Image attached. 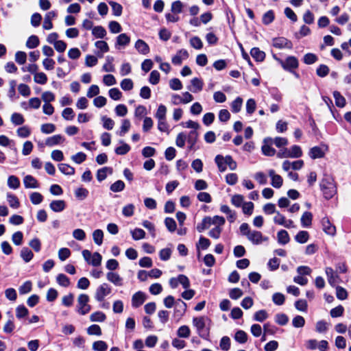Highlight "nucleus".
I'll use <instances>...</instances> for the list:
<instances>
[{
    "instance_id": "f257e3e1",
    "label": "nucleus",
    "mask_w": 351,
    "mask_h": 351,
    "mask_svg": "<svg viewBox=\"0 0 351 351\" xmlns=\"http://www.w3.org/2000/svg\"><path fill=\"white\" fill-rule=\"evenodd\" d=\"M225 219L223 217L215 215L213 217H205L201 223L197 224V230L199 232H202L204 230L208 229L211 226L215 227L212 228L208 235L215 239L220 237L222 231V226L225 224Z\"/></svg>"
},
{
    "instance_id": "f03ea898",
    "label": "nucleus",
    "mask_w": 351,
    "mask_h": 351,
    "mask_svg": "<svg viewBox=\"0 0 351 351\" xmlns=\"http://www.w3.org/2000/svg\"><path fill=\"white\" fill-rule=\"evenodd\" d=\"M210 320L207 317H197L193 319V324L196 328L199 335L206 338L209 333L208 327Z\"/></svg>"
},
{
    "instance_id": "7ed1b4c3",
    "label": "nucleus",
    "mask_w": 351,
    "mask_h": 351,
    "mask_svg": "<svg viewBox=\"0 0 351 351\" xmlns=\"http://www.w3.org/2000/svg\"><path fill=\"white\" fill-rule=\"evenodd\" d=\"M320 186L326 199L332 197L336 193V186L333 179L330 177L324 178L322 180Z\"/></svg>"
},
{
    "instance_id": "20e7f679",
    "label": "nucleus",
    "mask_w": 351,
    "mask_h": 351,
    "mask_svg": "<svg viewBox=\"0 0 351 351\" xmlns=\"http://www.w3.org/2000/svg\"><path fill=\"white\" fill-rule=\"evenodd\" d=\"M274 58L280 64L285 70L289 71L296 69L299 66L298 60L295 56H288L285 60H282L278 58L276 56H274Z\"/></svg>"
},
{
    "instance_id": "39448f33",
    "label": "nucleus",
    "mask_w": 351,
    "mask_h": 351,
    "mask_svg": "<svg viewBox=\"0 0 351 351\" xmlns=\"http://www.w3.org/2000/svg\"><path fill=\"white\" fill-rule=\"evenodd\" d=\"M89 297L86 294H80L77 298V312L80 315L87 314L91 309L90 306L88 304Z\"/></svg>"
},
{
    "instance_id": "423d86ee",
    "label": "nucleus",
    "mask_w": 351,
    "mask_h": 351,
    "mask_svg": "<svg viewBox=\"0 0 351 351\" xmlns=\"http://www.w3.org/2000/svg\"><path fill=\"white\" fill-rule=\"evenodd\" d=\"M328 150V147L326 145L323 144L319 146H315L310 149L308 156L313 160L322 158L324 157Z\"/></svg>"
},
{
    "instance_id": "0eeeda50",
    "label": "nucleus",
    "mask_w": 351,
    "mask_h": 351,
    "mask_svg": "<svg viewBox=\"0 0 351 351\" xmlns=\"http://www.w3.org/2000/svg\"><path fill=\"white\" fill-rule=\"evenodd\" d=\"M111 287L107 283H103L96 289L95 298L98 302H102L104 298L111 293Z\"/></svg>"
},
{
    "instance_id": "6e6552de",
    "label": "nucleus",
    "mask_w": 351,
    "mask_h": 351,
    "mask_svg": "<svg viewBox=\"0 0 351 351\" xmlns=\"http://www.w3.org/2000/svg\"><path fill=\"white\" fill-rule=\"evenodd\" d=\"M274 222L276 224L284 226L287 228H295L293 221L291 219H287L286 217L282 215L279 211L276 213L274 217Z\"/></svg>"
},
{
    "instance_id": "1a4fd4ad",
    "label": "nucleus",
    "mask_w": 351,
    "mask_h": 351,
    "mask_svg": "<svg viewBox=\"0 0 351 351\" xmlns=\"http://www.w3.org/2000/svg\"><path fill=\"white\" fill-rule=\"evenodd\" d=\"M247 239L254 245H259L268 240L261 232L254 230H252Z\"/></svg>"
},
{
    "instance_id": "9d476101",
    "label": "nucleus",
    "mask_w": 351,
    "mask_h": 351,
    "mask_svg": "<svg viewBox=\"0 0 351 351\" xmlns=\"http://www.w3.org/2000/svg\"><path fill=\"white\" fill-rule=\"evenodd\" d=\"M147 299L146 294L142 291H137L132 297V306L138 308L141 306Z\"/></svg>"
},
{
    "instance_id": "9b49d317",
    "label": "nucleus",
    "mask_w": 351,
    "mask_h": 351,
    "mask_svg": "<svg viewBox=\"0 0 351 351\" xmlns=\"http://www.w3.org/2000/svg\"><path fill=\"white\" fill-rule=\"evenodd\" d=\"M322 226L323 231L326 234L330 236H334L336 234V228L331 223L328 217H324L322 219Z\"/></svg>"
},
{
    "instance_id": "f8f14e48",
    "label": "nucleus",
    "mask_w": 351,
    "mask_h": 351,
    "mask_svg": "<svg viewBox=\"0 0 351 351\" xmlns=\"http://www.w3.org/2000/svg\"><path fill=\"white\" fill-rule=\"evenodd\" d=\"M272 45L277 49H291L293 47L291 42L283 37L274 38Z\"/></svg>"
},
{
    "instance_id": "ddd939ff",
    "label": "nucleus",
    "mask_w": 351,
    "mask_h": 351,
    "mask_svg": "<svg viewBox=\"0 0 351 351\" xmlns=\"http://www.w3.org/2000/svg\"><path fill=\"white\" fill-rule=\"evenodd\" d=\"M268 175L271 178V184L273 187L279 189L282 186L283 183L282 178L276 174L274 169H270L268 171Z\"/></svg>"
},
{
    "instance_id": "4468645a",
    "label": "nucleus",
    "mask_w": 351,
    "mask_h": 351,
    "mask_svg": "<svg viewBox=\"0 0 351 351\" xmlns=\"http://www.w3.org/2000/svg\"><path fill=\"white\" fill-rule=\"evenodd\" d=\"M187 305L181 300H178L175 303V309L173 316L178 319L181 318L184 314Z\"/></svg>"
},
{
    "instance_id": "2eb2a0df",
    "label": "nucleus",
    "mask_w": 351,
    "mask_h": 351,
    "mask_svg": "<svg viewBox=\"0 0 351 351\" xmlns=\"http://www.w3.org/2000/svg\"><path fill=\"white\" fill-rule=\"evenodd\" d=\"M326 274L327 276L328 283L331 286H335L340 282L339 277L336 272L331 267H326L325 269Z\"/></svg>"
},
{
    "instance_id": "dca6fc26",
    "label": "nucleus",
    "mask_w": 351,
    "mask_h": 351,
    "mask_svg": "<svg viewBox=\"0 0 351 351\" xmlns=\"http://www.w3.org/2000/svg\"><path fill=\"white\" fill-rule=\"evenodd\" d=\"M272 144V138L264 140L261 149L265 156H272L276 154V150L271 147Z\"/></svg>"
},
{
    "instance_id": "f3484780",
    "label": "nucleus",
    "mask_w": 351,
    "mask_h": 351,
    "mask_svg": "<svg viewBox=\"0 0 351 351\" xmlns=\"http://www.w3.org/2000/svg\"><path fill=\"white\" fill-rule=\"evenodd\" d=\"M57 16V12L56 11L48 12L44 18V22L43 27L45 29L49 30L53 28L52 20Z\"/></svg>"
},
{
    "instance_id": "a211bd4d",
    "label": "nucleus",
    "mask_w": 351,
    "mask_h": 351,
    "mask_svg": "<svg viewBox=\"0 0 351 351\" xmlns=\"http://www.w3.org/2000/svg\"><path fill=\"white\" fill-rule=\"evenodd\" d=\"M189 57V53L186 49L179 50L176 54L172 58V63L176 65H180L182 64V60L187 59Z\"/></svg>"
},
{
    "instance_id": "6ab92c4d",
    "label": "nucleus",
    "mask_w": 351,
    "mask_h": 351,
    "mask_svg": "<svg viewBox=\"0 0 351 351\" xmlns=\"http://www.w3.org/2000/svg\"><path fill=\"white\" fill-rule=\"evenodd\" d=\"M198 132L196 130H191L186 135V141L189 150L195 149V145L198 139Z\"/></svg>"
},
{
    "instance_id": "aec40b11",
    "label": "nucleus",
    "mask_w": 351,
    "mask_h": 351,
    "mask_svg": "<svg viewBox=\"0 0 351 351\" xmlns=\"http://www.w3.org/2000/svg\"><path fill=\"white\" fill-rule=\"evenodd\" d=\"M65 138L60 134L53 135L46 139L45 143L49 147L60 145L64 143Z\"/></svg>"
},
{
    "instance_id": "412c9836",
    "label": "nucleus",
    "mask_w": 351,
    "mask_h": 351,
    "mask_svg": "<svg viewBox=\"0 0 351 351\" xmlns=\"http://www.w3.org/2000/svg\"><path fill=\"white\" fill-rule=\"evenodd\" d=\"M49 208L56 213L63 211L66 208V202L62 199L53 200L50 204Z\"/></svg>"
},
{
    "instance_id": "4be33fe9",
    "label": "nucleus",
    "mask_w": 351,
    "mask_h": 351,
    "mask_svg": "<svg viewBox=\"0 0 351 351\" xmlns=\"http://www.w3.org/2000/svg\"><path fill=\"white\" fill-rule=\"evenodd\" d=\"M23 184L27 189H37L39 187L37 180L30 175L24 177Z\"/></svg>"
},
{
    "instance_id": "5701e85b",
    "label": "nucleus",
    "mask_w": 351,
    "mask_h": 351,
    "mask_svg": "<svg viewBox=\"0 0 351 351\" xmlns=\"http://www.w3.org/2000/svg\"><path fill=\"white\" fill-rule=\"evenodd\" d=\"M106 278L116 286H122L123 285V278L117 273L108 272L106 274Z\"/></svg>"
},
{
    "instance_id": "b1692460",
    "label": "nucleus",
    "mask_w": 351,
    "mask_h": 351,
    "mask_svg": "<svg viewBox=\"0 0 351 351\" xmlns=\"http://www.w3.org/2000/svg\"><path fill=\"white\" fill-rule=\"evenodd\" d=\"M134 47L136 49L143 55H146L149 52V47L148 45L141 39L136 40Z\"/></svg>"
},
{
    "instance_id": "393cba45",
    "label": "nucleus",
    "mask_w": 351,
    "mask_h": 351,
    "mask_svg": "<svg viewBox=\"0 0 351 351\" xmlns=\"http://www.w3.org/2000/svg\"><path fill=\"white\" fill-rule=\"evenodd\" d=\"M59 171L66 176L75 174V169L71 165L65 163H60L58 165Z\"/></svg>"
},
{
    "instance_id": "a878e982",
    "label": "nucleus",
    "mask_w": 351,
    "mask_h": 351,
    "mask_svg": "<svg viewBox=\"0 0 351 351\" xmlns=\"http://www.w3.org/2000/svg\"><path fill=\"white\" fill-rule=\"evenodd\" d=\"M112 173V169L111 167H105L99 169L97 172V179L98 181L101 182L104 180L108 174Z\"/></svg>"
},
{
    "instance_id": "bb28decb",
    "label": "nucleus",
    "mask_w": 351,
    "mask_h": 351,
    "mask_svg": "<svg viewBox=\"0 0 351 351\" xmlns=\"http://www.w3.org/2000/svg\"><path fill=\"white\" fill-rule=\"evenodd\" d=\"M313 215L310 212H304L300 219L302 227L308 228L311 226Z\"/></svg>"
},
{
    "instance_id": "cd10ccee",
    "label": "nucleus",
    "mask_w": 351,
    "mask_h": 351,
    "mask_svg": "<svg viewBox=\"0 0 351 351\" xmlns=\"http://www.w3.org/2000/svg\"><path fill=\"white\" fill-rule=\"evenodd\" d=\"M191 87L190 88V90L193 93H198L201 91L203 88V82L197 77L192 79L191 81Z\"/></svg>"
},
{
    "instance_id": "c85d7f7f",
    "label": "nucleus",
    "mask_w": 351,
    "mask_h": 351,
    "mask_svg": "<svg viewBox=\"0 0 351 351\" xmlns=\"http://www.w3.org/2000/svg\"><path fill=\"white\" fill-rule=\"evenodd\" d=\"M130 42V38L126 34H121L117 37L116 47L118 46L125 47Z\"/></svg>"
},
{
    "instance_id": "c756f323",
    "label": "nucleus",
    "mask_w": 351,
    "mask_h": 351,
    "mask_svg": "<svg viewBox=\"0 0 351 351\" xmlns=\"http://www.w3.org/2000/svg\"><path fill=\"white\" fill-rule=\"evenodd\" d=\"M6 197L9 206L11 208L14 209H17L19 208L20 202L18 197L16 195L11 193H7Z\"/></svg>"
},
{
    "instance_id": "7c9ffc66",
    "label": "nucleus",
    "mask_w": 351,
    "mask_h": 351,
    "mask_svg": "<svg viewBox=\"0 0 351 351\" xmlns=\"http://www.w3.org/2000/svg\"><path fill=\"white\" fill-rule=\"evenodd\" d=\"M113 57L107 56L106 58V62L102 67L103 71L107 73L114 72L115 71V67L113 64Z\"/></svg>"
},
{
    "instance_id": "2f4dec72",
    "label": "nucleus",
    "mask_w": 351,
    "mask_h": 351,
    "mask_svg": "<svg viewBox=\"0 0 351 351\" xmlns=\"http://www.w3.org/2000/svg\"><path fill=\"white\" fill-rule=\"evenodd\" d=\"M250 54L256 61L261 62L265 58V53L258 48L254 47L251 49Z\"/></svg>"
},
{
    "instance_id": "473e14b6",
    "label": "nucleus",
    "mask_w": 351,
    "mask_h": 351,
    "mask_svg": "<svg viewBox=\"0 0 351 351\" xmlns=\"http://www.w3.org/2000/svg\"><path fill=\"white\" fill-rule=\"evenodd\" d=\"M277 239L278 243L282 245L288 243L290 240L288 232L285 230H281L278 232Z\"/></svg>"
},
{
    "instance_id": "72a5a7b5",
    "label": "nucleus",
    "mask_w": 351,
    "mask_h": 351,
    "mask_svg": "<svg viewBox=\"0 0 351 351\" xmlns=\"http://www.w3.org/2000/svg\"><path fill=\"white\" fill-rule=\"evenodd\" d=\"M20 256L25 263H28L33 258L34 254L29 248L23 247Z\"/></svg>"
},
{
    "instance_id": "f704fd0d",
    "label": "nucleus",
    "mask_w": 351,
    "mask_h": 351,
    "mask_svg": "<svg viewBox=\"0 0 351 351\" xmlns=\"http://www.w3.org/2000/svg\"><path fill=\"white\" fill-rule=\"evenodd\" d=\"M93 239L95 243L97 245H101L103 243L104 232L101 230L97 229L93 232Z\"/></svg>"
},
{
    "instance_id": "c9c22d12",
    "label": "nucleus",
    "mask_w": 351,
    "mask_h": 351,
    "mask_svg": "<svg viewBox=\"0 0 351 351\" xmlns=\"http://www.w3.org/2000/svg\"><path fill=\"white\" fill-rule=\"evenodd\" d=\"M333 97L335 98V104L339 108H343L346 105V99L338 91H334Z\"/></svg>"
},
{
    "instance_id": "e433bc0d",
    "label": "nucleus",
    "mask_w": 351,
    "mask_h": 351,
    "mask_svg": "<svg viewBox=\"0 0 351 351\" xmlns=\"http://www.w3.org/2000/svg\"><path fill=\"white\" fill-rule=\"evenodd\" d=\"M132 239L135 241L143 239L145 237V232L141 228H135L130 231Z\"/></svg>"
},
{
    "instance_id": "4c0bfd02",
    "label": "nucleus",
    "mask_w": 351,
    "mask_h": 351,
    "mask_svg": "<svg viewBox=\"0 0 351 351\" xmlns=\"http://www.w3.org/2000/svg\"><path fill=\"white\" fill-rule=\"evenodd\" d=\"M8 186L12 189H16L20 186V180L15 176H10L8 178Z\"/></svg>"
},
{
    "instance_id": "58836bf2",
    "label": "nucleus",
    "mask_w": 351,
    "mask_h": 351,
    "mask_svg": "<svg viewBox=\"0 0 351 351\" xmlns=\"http://www.w3.org/2000/svg\"><path fill=\"white\" fill-rule=\"evenodd\" d=\"M241 207L243 214L250 216L253 213L254 205L252 202H243Z\"/></svg>"
},
{
    "instance_id": "ea45409f",
    "label": "nucleus",
    "mask_w": 351,
    "mask_h": 351,
    "mask_svg": "<svg viewBox=\"0 0 351 351\" xmlns=\"http://www.w3.org/2000/svg\"><path fill=\"white\" fill-rule=\"evenodd\" d=\"M106 315L101 311H96L90 315V319L91 322H102L106 319Z\"/></svg>"
},
{
    "instance_id": "a19ab883",
    "label": "nucleus",
    "mask_w": 351,
    "mask_h": 351,
    "mask_svg": "<svg viewBox=\"0 0 351 351\" xmlns=\"http://www.w3.org/2000/svg\"><path fill=\"white\" fill-rule=\"evenodd\" d=\"M57 282L59 285L67 287L70 285V280L69 278L64 274H58L56 277Z\"/></svg>"
},
{
    "instance_id": "79ce46f5",
    "label": "nucleus",
    "mask_w": 351,
    "mask_h": 351,
    "mask_svg": "<svg viewBox=\"0 0 351 351\" xmlns=\"http://www.w3.org/2000/svg\"><path fill=\"white\" fill-rule=\"evenodd\" d=\"M102 261V256L99 252H94L92 254V257L90 258V261H89L90 265L97 267L99 266L101 263Z\"/></svg>"
},
{
    "instance_id": "37998d69",
    "label": "nucleus",
    "mask_w": 351,
    "mask_h": 351,
    "mask_svg": "<svg viewBox=\"0 0 351 351\" xmlns=\"http://www.w3.org/2000/svg\"><path fill=\"white\" fill-rule=\"evenodd\" d=\"M34 80L36 83L39 84H45L47 82V77L45 73L40 72L34 73Z\"/></svg>"
},
{
    "instance_id": "c03bdc74",
    "label": "nucleus",
    "mask_w": 351,
    "mask_h": 351,
    "mask_svg": "<svg viewBox=\"0 0 351 351\" xmlns=\"http://www.w3.org/2000/svg\"><path fill=\"white\" fill-rule=\"evenodd\" d=\"M131 127L130 121L128 119H123L121 126V130L117 134L120 136H123L130 130Z\"/></svg>"
},
{
    "instance_id": "a18cd8bd",
    "label": "nucleus",
    "mask_w": 351,
    "mask_h": 351,
    "mask_svg": "<svg viewBox=\"0 0 351 351\" xmlns=\"http://www.w3.org/2000/svg\"><path fill=\"white\" fill-rule=\"evenodd\" d=\"M75 195L77 199L83 200L88 197V191L85 188L79 187L75 189Z\"/></svg>"
},
{
    "instance_id": "49530a36",
    "label": "nucleus",
    "mask_w": 351,
    "mask_h": 351,
    "mask_svg": "<svg viewBox=\"0 0 351 351\" xmlns=\"http://www.w3.org/2000/svg\"><path fill=\"white\" fill-rule=\"evenodd\" d=\"M92 34L96 38H103L106 35V31L101 26H96V27L93 28Z\"/></svg>"
},
{
    "instance_id": "de8ad7c7",
    "label": "nucleus",
    "mask_w": 351,
    "mask_h": 351,
    "mask_svg": "<svg viewBox=\"0 0 351 351\" xmlns=\"http://www.w3.org/2000/svg\"><path fill=\"white\" fill-rule=\"evenodd\" d=\"M244 202V197L240 194L233 195L231 197V203L236 207H241Z\"/></svg>"
},
{
    "instance_id": "09e8293b",
    "label": "nucleus",
    "mask_w": 351,
    "mask_h": 351,
    "mask_svg": "<svg viewBox=\"0 0 351 351\" xmlns=\"http://www.w3.org/2000/svg\"><path fill=\"white\" fill-rule=\"evenodd\" d=\"M39 45V39L36 36H31L26 42V47L29 49H34Z\"/></svg>"
},
{
    "instance_id": "8fccbe9b",
    "label": "nucleus",
    "mask_w": 351,
    "mask_h": 351,
    "mask_svg": "<svg viewBox=\"0 0 351 351\" xmlns=\"http://www.w3.org/2000/svg\"><path fill=\"white\" fill-rule=\"evenodd\" d=\"M243 104V99L238 97L231 103L232 111L234 113H237L241 110Z\"/></svg>"
},
{
    "instance_id": "3c124183",
    "label": "nucleus",
    "mask_w": 351,
    "mask_h": 351,
    "mask_svg": "<svg viewBox=\"0 0 351 351\" xmlns=\"http://www.w3.org/2000/svg\"><path fill=\"white\" fill-rule=\"evenodd\" d=\"M11 121L16 125H20L25 122V119L21 114L14 112L11 116Z\"/></svg>"
},
{
    "instance_id": "603ef678",
    "label": "nucleus",
    "mask_w": 351,
    "mask_h": 351,
    "mask_svg": "<svg viewBox=\"0 0 351 351\" xmlns=\"http://www.w3.org/2000/svg\"><path fill=\"white\" fill-rule=\"evenodd\" d=\"M267 317L268 313L265 310L258 311L254 315V319L260 322L265 321Z\"/></svg>"
},
{
    "instance_id": "864d4df0",
    "label": "nucleus",
    "mask_w": 351,
    "mask_h": 351,
    "mask_svg": "<svg viewBox=\"0 0 351 351\" xmlns=\"http://www.w3.org/2000/svg\"><path fill=\"white\" fill-rule=\"evenodd\" d=\"M290 158H299L302 155V151L300 146L293 145L289 149Z\"/></svg>"
},
{
    "instance_id": "5fc2aeb1",
    "label": "nucleus",
    "mask_w": 351,
    "mask_h": 351,
    "mask_svg": "<svg viewBox=\"0 0 351 351\" xmlns=\"http://www.w3.org/2000/svg\"><path fill=\"white\" fill-rule=\"evenodd\" d=\"M167 108L165 106L160 104L156 112V118L158 120L166 119Z\"/></svg>"
},
{
    "instance_id": "6e6d98bb",
    "label": "nucleus",
    "mask_w": 351,
    "mask_h": 351,
    "mask_svg": "<svg viewBox=\"0 0 351 351\" xmlns=\"http://www.w3.org/2000/svg\"><path fill=\"white\" fill-rule=\"evenodd\" d=\"M215 162L217 165L219 170L221 172L226 169V162H225L224 157L221 155H217L215 157Z\"/></svg>"
},
{
    "instance_id": "4d7b16f0",
    "label": "nucleus",
    "mask_w": 351,
    "mask_h": 351,
    "mask_svg": "<svg viewBox=\"0 0 351 351\" xmlns=\"http://www.w3.org/2000/svg\"><path fill=\"white\" fill-rule=\"evenodd\" d=\"M108 345L104 341H97L93 343V350L95 351H106Z\"/></svg>"
},
{
    "instance_id": "13d9d810",
    "label": "nucleus",
    "mask_w": 351,
    "mask_h": 351,
    "mask_svg": "<svg viewBox=\"0 0 351 351\" xmlns=\"http://www.w3.org/2000/svg\"><path fill=\"white\" fill-rule=\"evenodd\" d=\"M165 224L167 230L171 232H173L176 230L177 225L176 221L173 218H165Z\"/></svg>"
},
{
    "instance_id": "bf43d9fd",
    "label": "nucleus",
    "mask_w": 351,
    "mask_h": 351,
    "mask_svg": "<svg viewBox=\"0 0 351 351\" xmlns=\"http://www.w3.org/2000/svg\"><path fill=\"white\" fill-rule=\"evenodd\" d=\"M184 4L180 1H176L171 3V10L173 14H179L182 12Z\"/></svg>"
},
{
    "instance_id": "052dcab7",
    "label": "nucleus",
    "mask_w": 351,
    "mask_h": 351,
    "mask_svg": "<svg viewBox=\"0 0 351 351\" xmlns=\"http://www.w3.org/2000/svg\"><path fill=\"white\" fill-rule=\"evenodd\" d=\"M125 189V183L122 180H117L110 186L112 192H121Z\"/></svg>"
},
{
    "instance_id": "680f3d73",
    "label": "nucleus",
    "mask_w": 351,
    "mask_h": 351,
    "mask_svg": "<svg viewBox=\"0 0 351 351\" xmlns=\"http://www.w3.org/2000/svg\"><path fill=\"white\" fill-rule=\"evenodd\" d=\"M308 233L306 231H300L295 236V241L300 243H305L308 239Z\"/></svg>"
},
{
    "instance_id": "e2e57ef3",
    "label": "nucleus",
    "mask_w": 351,
    "mask_h": 351,
    "mask_svg": "<svg viewBox=\"0 0 351 351\" xmlns=\"http://www.w3.org/2000/svg\"><path fill=\"white\" fill-rule=\"evenodd\" d=\"M100 90L97 85L93 84L91 85L86 93V96L88 98H92L93 97L97 96L99 94Z\"/></svg>"
},
{
    "instance_id": "0e129e2a",
    "label": "nucleus",
    "mask_w": 351,
    "mask_h": 351,
    "mask_svg": "<svg viewBox=\"0 0 351 351\" xmlns=\"http://www.w3.org/2000/svg\"><path fill=\"white\" fill-rule=\"evenodd\" d=\"M101 121L103 122V127L108 130H112L114 125V121L109 117H107L106 116L101 117Z\"/></svg>"
},
{
    "instance_id": "69168bd1",
    "label": "nucleus",
    "mask_w": 351,
    "mask_h": 351,
    "mask_svg": "<svg viewBox=\"0 0 351 351\" xmlns=\"http://www.w3.org/2000/svg\"><path fill=\"white\" fill-rule=\"evenodd\" d=\"M29 198H30L31 202L35 205L40 204L43 200V195L40 193H38V192L32 193L29 196Z\"/></svg>"
},
{
    "instance_id": "338daca9",
    "label": "nucleus",
    "mask_w": 351,
    "mask_h": 351,
    "mask_svg": "<svg viewBox=\"0 0 351 351\" xmlns=\"http://www.w3.org/2000/svg\"><path fill=\"white\" fill-rule=\"evenodd\" d=\"M134 205L132 204H129L125 205L122 210V213L125 217H131L134 215Z\"/></svg>"
},
{
    "instance_id": "774afa93",
    "label": "nucleus",
    "mask_w": 351,
    "mask_h": 351,
    "mask_svg": "<svg viewBox=\"0 0 351 351\" xmlns=\"http://www.w3.org/2000/svg\"><path fill=\"white\" fill-rule=\"evenodd\" d=\"M108 27L111 33L117 34L121 32L122 27L121 25L117 21H110L108 24Z\"/></svg>"
}]
</instances>
